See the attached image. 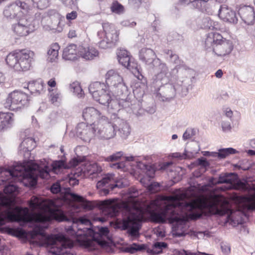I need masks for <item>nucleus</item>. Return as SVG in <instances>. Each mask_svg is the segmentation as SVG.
Segmentation results:
<instances>
[{
    "mask_svg": "<svg viewBox=\"0 0 255 255\" xmlns=\"http://www.w3.org/2000/svg\"><path fill=\"white\" fill-rule=\"evenodd\" d=\"M186 193L180 190L169 196H159L143 207H137L135 203L130 208L126 202H120L117 199L107 200L101 202L104 217H97L96 221L104 222L110 217L117 216L121 209L128 212L126 219L118 221L116 228L128 230V233L133 237L138 235L141 221L147 214L157 222L168 221L173 224V235L176 237L185 236L188 233V220L199 218L203 210L212 214L222 216L227 214L229 218L232 216L228 202L225 198L214 193L209 196H202L192 202L187 201Z\"/></svg>",
    "mask_w": 255,
    "mask_h": 255,
    "instance_id": "f257e3e1",
    "label": "nucleus"
},
{
    "mask_svg": "<svg viewBox=\"0 0 255 255\" xmlns=\"http://www.w3.org/2000/svg\"><path fill=\"white\" fill-rule=\"evenodd\" d=\"M29 206L33 211L37 210L39 213H30L27 208L15 207L13 199L0 194V225L4 224L6 220L42 223L54 219L61 222L66 219L59 210L56 201L33 196Z\"/></svg>",
    "mask_w": 255,
    "mask_h": 255,
    "instance_id": "f03ea898",
    "label": "nucleus"
},
{
    "mask_svg": "<svg viewBox=\"0 0 255 255\" xmlns=\"http://www.w3.org/2000/svg\"><path fill=\"white\" fill-rule=\"evenodd\" d=\"M67 232L71 236V239L62 234L43 237L44 244L48 248L49 255L67 253L66 250L73 247L74 240L87 248L94 247L96 244L103 246L106 242L103 238L108 235L109 230L107 227H100L97 232L94 231L91 228L90 221L85 217H80L74 220L72 229Z\"/></svg>",
    "mask_w": 255,
    "mask_h": 255,
    "instance_id": "7ed1b4c3",
    "label": "nucleus"
},
{
    "mask_svg": "<svg viewBox=\"0 0 255 255\" xmlns=\"http://www.w3.org/2000/svg\"><path fill=\"white\" fill-rule=\"evenodd\" d=\"M64 165L63 161H55L49 163L45 159L39 163L30 160L23 163H17L12 169L0 168V185L4 182H20L25 186H34L37 183L39 176L42 179H48L50 172L57 174Z\"/></svg>",
    "mask_w": 255,
    "mask_h": 255,
    "instance_id": "20e7f679",
    "label": "nucleus"
},
{
    "mask_svg": "<svg viewBox=\"0 0 255 255\" xmlns=\"http://www.w3.org/2000/svg\"><path fill=\"white\" fill-rule=\"evenodd\" d=\"M89 91L96 101L107 107L110 112L114 114L120 110L118 101L112 99L110 92L104 83L99 82L92 83L89 86Z\"/></svg>",
    "mask_w": 255,
    "mask_h": 255,
    "instance_id": "39448f33",
    "label": "nucleus"
},
{
    "mask_svg": "<svg viewBox=\"0 0 255 255\" xmlns=\"http://www.w3.org/2000/svg\"><path fill=\"white\" fill-rule=\"evenodd\" d=\"M205 44L207 49L211 48L216 55L221 57L230 54L233 49V44L230 40L216 32H211L207 35Z\"/></svg>",
    "mask_w": 255,
    "mask_h": 255,
    "instance_id": "423d86ee",
    "label": "nucleus"
},
{
    "mask_svg": "<svg viewBox=\"0 0 255 255\" xmlns=\"http://www.w3.org/2000/svg\"><path fill=\"white\" fill-rule=\"evenodd\" d=\"M33 56L34 53L30 50H15L7 55L6 62L15 71H27L30 67Z\"/></svg>",
    "mask_w": 255,
    "mask_h": 255,
    "instance_id": "0eeeda50",
    "label": "nucleus"
},
{
    "mask_svg": "<svg viewBox=\"0 0 255 255\" xmlns=\"http://www.w3.org/2000/svg\"><path fill=\"white\" fill-rule=\"evenodd\" d=\"M103 31H99L98 36L102 40L99 46L102 49H108L113 47L119 40V31L115 26L109 22L102 24Z\"/></svg>",
    "mask_w": 255,
    "mask_h": 255,
    "instance_id": "6e6552de",
    "label": "nucleus"
},
{
    "mask_svg": "<svg viewBox=\"0 0 255 255\" xmlns=\"http://www.w3.org/2000/svg\"><path fill=\"white\" fill-rule=\"evenodd\" d=\"M31 10V7L25 1L16 0L5 6L3 14L7 19L17 20L29 14Z\"/></svg>",
    "mask_w": 255,
    "mask_h": 255,
    "instance_id": "1a4fd4ad",
    "label": "nucleus"
},
{
    "mask_svg": "<svg viewBox=\"0 0 255 255\" xmlns=\"http://www.w3.org/2000/svg\"><path fill=\"white\" fill-rule=\"evenodd\" d=\"M29 101L27 94L20 90H14L7 95L3 105L8 110L17 111L27 107Z\"/></svg>",
    "mask_w": 255,
    "mask_h": 255,
    "instance_id": "9d476101",
    "label": "nucleus"
},
{
    "mask_svg": "<svg viewBox=\"0 0 255 255\" xmlns=\"http://www.w3.org/2000/svg\"><path fill=\"white\" fill-rule=\"evenodd\" d=\"M106 83L111 91L117 96L127 91L123 77L115 70H109L105 75Z\"/></svg>",
    "mask_w": 255,
    "mask_h": 255,
    "instance_id": "9b49d317",
    "label": "nucleus"
},
{
    "mask_svg": "<svg viewBox=\"0 0 255 255\" xmlns=\"http://www.w3.org/2000/svg\"><path fill=\"white\" fill-rule=\"evenodd\" d=\"M17 21V23L12 26V31L19 37L27 36L33 32L39 25V21L30 17L29 14Z\"/></svg>",
    "mask_w": 255,
    "mask_h": 255,
    "instance_id": "f8f14e48",
    "label": "nucleus"
},
{
    "mask_svg": "<svg viewBox=\"0 0 255 255\" xmlns=\"http://www.w3.org/2000/svg\"><path fill=\"white\" fill-rule=\"evenodd\" d=\"M114 180V174H107L101 180L99 181L97 183V187L101 189V191L104 195H107L109 192V189L113 190L115 187L122 188L128 186L129 184L128 181L125 178H122L116 181L115 184L111 183Z\"/></svg>",
    "mask_w": 255,
    "mask_h": 255,
    "instance_id": "ddd939ff",
    "label": "nucleus"
},
{
    "mask_svg": "<svg viewBox=\"0 0 255 255\" xmlns=\"http://www.w3.org/2000/svg\"><path fill=\"white\" fill-rule=\"evenodd\" d=\"M96 136L105 139L114 137L116 135V127L114 126V117L112 122H109L106 117H102L97 124Z\"/></svg>",
    "mask_w": 255,
    "mask_h": 255,
    "instance_id": "4468645a",
    "label": "nucleus"
},
{
    "mask_svg": "<svg viewBox=\"0 0 255 255\" xmlns=\"http://www.w3.org/2000/svg\"><path fill=\"white\" fill-rule=\"evenodd\" d=\"M97 126L81 123L77 127V134L82 139L89 142L96 136Z\"/></svg>",
    "mask_w": 255,
    "mask_h": 255,
    "instance_id": "2eb2a0df",
    "label": "nucleus"
},
{
    "mask_svg": "<svg viewBox=\"0 0 255 255\" xmlns=\"http://www.w3.org/2000/svg\"><path fill=\"white\" fill-rule=\"evenodd\" d=\"M105 117L96 109L93 107L85 108L83 112L84 119L90 124L97 126V123L101 121L102 117Z\"/></svg>",
    "mask_w": 255,
    "mask_h": 255,
    "instance_id": "dca6fc26",
    "label": "nucleus"
},
{
    "mask_svg": "<svg viewBox=\"0 0 255 255\" xmlns=\"http://www.w3.org/2000/svg\"><path fill=\"white\" fill-rule=\"evenodd\" d=\"M139 56L143 62L148 65L152 64L153 67H156L161 61L159 59L156 58L153 50L150 48H142L139 51Z\"/></svg>",
    "mask_w": 255,
    "mask_h": 255,
    "instance_id": "f3484780",
    "label": "nucleus"
},
{
    "mask_svg": "<svg viewBox=\"0 0 255 255\" xmlns=\"http://www.w3.org/2000/svg\"><path fill=\"white\" fill-rule=\"evenodd\" d=\"M79 58L86 60H92L99 56L98 50L94 47L87 45H79Z\"/></svg>",
    "mask_w": 255,
    "mask_h": 255,
    "instance_id": "a211bd4d",
    "label": "nucleus"
},
{
    "mask_svg": "<svg viewBox=\"0 0 255 255\" xmlns=\"http://www.w3.org/2000/svg\"><path fill=\"white\" fill-rule=\"evenodd\" d=\"M218 15L222 20L226 22L235 23L238 21L236 12L226 5L221 6Z\"/></svg>",
    "mask_w": 255,
    "mask_h": 255,
    "instance_id": "6ab92c4d",
    "label": "nucleus"
},
{
    "mask_svg": "<svg viewBox=\"0 0 255 255\" xmlns=\"http://www.w3.org/2000/svg\"><path fill=\"white\" fill-rule=\"evenodd\" d=\"M35 147L36 142L34 139L31 137H28L25 138L19 145V152L25 158H28L30 154V151Z\"/></svg>",
    "mask_w": 255,
    "mask_h": 255,
    "instance_id": "aec40b11",
    "label": "nucleus"
},
{
    "mask_svg": "<svg viewBox=\"0 0 255 255\" xmlns=\"http://www.w3.org/2000/svg\"><path fill=\"white\" fill-rule=\"evenodd\" d=\"M239 14L243 21L247 24H252L255 20V12L253 7L243 6L239 9Z\"/></svg>",
    "mask_w": 255,
    "mask_h": 255,
    "instance_id": "412c9836",
    "label": "nucleus"
},
{
    "mask_svg": "<svg viewBox=\"0 0 255 255\" xmlns=\"http://www.w3.org/2000/svg\"><path fill=\"white\" fill-rule=\"evenodd\" d=\"M113 117H114V126L116 127V129H118L122 138H126L130 132L129 126L124 120L117 117L115 114H113Z\"/></svg>",
    "mask_w": 255,
    "mask_h": 255,
    "instance_id": "4be33fe9",
    "label": "nucleus"
},
{
    "mask_svg": "<svg viewBox=\"0 0 255 255\" xmlns=\"http://www.w3.org/2000/svg\"><path fill=\"white\" fill-rule=\"evenodd\" d=\"M239 208L243 211L255 210V190L253 194L248 197H240Z\"/></svg>",
    "mask_w": 255,
    "mask_h": 255,
    "instance_id": "5701e85b",
    "label": "nucleus"
},
{
    "mask_svg": "<svg viewBox=\"0 0 255 255\" xmlns=\"http://www.w3.org/2000/svg\"><path fill=\"white\" fill-rule=\"evenodd\" d=\"M62 57L65 60L71 61L79 59V46L73 44L68 45L63 50Z\"/></svg>",
    "mask_w": 255,
    "mask_h": 255,
    "instance_id": "b1692460",
    "label": "nucleus"
},
{
    "mask_svg": "<svg viewBox=\"0 0 255 255\" xmlns=\"http://www.w3.org/2000/svg\"><path fill=\"white\" fill-rule=\"evenodd\" d=\"M117 54L119 63L127 69L131 70V66L134 63L131 61L128 52L125 49H120L118 50Z\"/></svg>",
    "mask_w": 255,
    "mask_h": 255,
    "instance_id": "393cba45",
    "label": "nucleus"
},
{
    "mask_svg": "<svg viewBox=\"0 0 255 255\" xmlns=\"http://www.w3.org/2000/svg\"><path fill=\"white\" fill-rule=\"evenodd\" d=\"M157 69V73L155 76L154 80L160 81L161 84H165L168 82V68L163 63L160 62V64L155 67Z\"/></svg>",
    "mask_w": 255,
    "mask_h": 255,
    "instance_id": "a878e982",
    "label": "nucleus"
},
{
    "mask_svg": "<svg viewBox=\"0 0 255 255\" xmlns=\"http://www.w3.org/2000/svg\"><path fill=\"white\" fill-rule=\"evenodd\" d=\"M236 175L234 173H226L220 175L217 181H215L212 178L210 180V183L215 184L217 183H229L230 185L228 188H231L232 184L235 182Z\"/></svg>",
    "mask_w": 255,
    "mask_h": 255,
    "instance_id": "bb28decb",
    "label": "nucleus"
},
{
    "mask_svg": "<svg viewBox=\"0 0 255 255\" xmlns=\"http://www.w3.org/2000/svg\"><path fill=\"white\" fill-rule=\"evenodd\" d=\"M45 85L42 80L29 82L27 86H24V88L28 89L31 94H40L44 91Z\"/></svg>",
    "mask_w": 255,
    "mask_h": 255,
    "instance_id": "cd10ccee",
    "label": "nucleus"
},
{
    "mask_svg": "<svg viewBox=\"0 0 255 255\" xmlns=\"http://www.w3.org/2000/svg\"><path fill=\"white\" fill-rule=\"evenodd\" d=\"M81 171L84 174L93 175L98 173L101 171V168L94 162H86L82 164Z\"/></svg>",
    "mask_w": 255,
    "mask_h": 255,
    "instance_id": "c85d7f7f",
    "label": "nucleus"
},
{
    "mask_svg": "<svg viewBox=\"0 0 255 255\" xmlns=\"http://www.w3.org/2000/svg\"><path fill=\"white\" fill-rule=\"evenodd\" d=\"M49 101L54 105H59L62 99L61 91L58 88L47 89Z\"/></svg>",
    "mask_w": 255,
    "mask_h": 255,
    "instance_id": "c756f323",
    "label": "nucleus"
},
{
    "mask_svg": "<svg viewBox=\"0 0 255 255\" xmlns=\"http://www.w3.org/2000/svg\"><path fill=\"white\" fill-rule=\"evenodd\" d=\"M147 88L146 80L143 79V81H137L135 83L133 88V93L135 96L140 98L144 94Z\"/></svg>",
    "mask_w": 255,
    "mask_h": 255,
    "instance_id": "7c9ffc66",
    "label": "nucleus"
},
{
    "mask_svg": "<svg viewBox=\"0 0 255 255\" xmlns=\"http://www.w3.org/2000/svg\"><path fill=\"white\" fill-rule=\"evenodd\" d=\"M13 121V115L12 113H0V125L2 129L11 126Z\"/></svg>",
    "mask_w": 255,
    "mask_h": 255,
    "instance_id": "2f4dec72",
    "label": "nucleus"
},
{
    "mask_svg": "<svg viewBox=\"0 0 255 255\" xmlns=\"http://www.w3.org/2000/svg\"><path fill=\"white\" fill-rule=\"evenodd\" d=\"M60 46L57 43L51 44L48 48L47 60L51 62L56 61L58 58Z\"/></svg>",
    "mask_w": 255,
    "mask_h": 255,
    "instance_id": "473e14b6",
    "label": "nucleus"
},
{
    "mask_svg": "<svg viewBox=\"0 0 255 255\" xmlns=\"http://www.w3.org/2000/svg\"><path fill=\"white\" fill-rule=\"evenodd\" d=\"M167 247V244L164 242H156L147 250V252L152 255H157L161 253L163 249Z\"/></svg>",
    "mask_w": 255,
    "mask_h": 255,
    "instance_id": "72a5a7b5",
    "label": "nucleus"
},
{
    "mask_svg": "<svg viewBox=\"0 0 255 255\" xmlns=\"http://www.w3.org/2000/svg\"><path fill=\"white\" fill-rule=\"evenodd\" d=\"M200 150V148L198 149L197 151H195L194 152H189L186 150H185L184 152L183 153H181L179 152H175L171 154V157L173 158H178L179 159H187V158H191L194 157V154L197 153Z\"/></svg>",
    "mask_w": 255,
    "mask_h": 255,
    "instance_id": "f704fd0d",
    "label": "nucleus"
},
{
    "mask_svg": "<svg viewBox=\"0 0 255 255\" xmlns=\"http://www.w3.org/2000/svg\"><path fill=\"white\" fill-rule=\"evenodd\" d=\"M70 89L78 98H81L84 95L83 90L78 82H74L70 85Z\"/></svg>",
    "mask_w": 255,
    "mask_h": 255,
    "instance_id": "c9c22d12",
    "label": "nucleus"
},
{
    "mask_svg": "<svg viewBox=\"0 0 255 255\" xmlns=\"http://www.w3.org/2000/svg\"><path fill=\"white\" fill-rule=\"evenodd\" d=\"M237 152H238V151L235 149L231 147L222 148L219 149L218 152H217V157L220 158H225L227 156L235 154Z\"/></svg>",
    "mask_w": 255,
    "mask_h": 255,
    "instance_id": "e433bc0d",
    "label": "nucleus"
},
{
    "mask_svg": "<svg viewBox=\"0 0 255 255\" xmlns=\"http://www.w3.org/2000/svg\"><path fill=\"white\" fill-rule=\"evenodd\" d=\"M65 194L63 196V199L65 200H72L75 201L82 202L83 200V198L80 196H79L74 193H72L70 192V190L69 188L65 189Z\"/></svg>",
    "mask_w": 255,
    "mask_h": 255,
    "instance_id": "4c0bfd02",
    "label": "nucleus"
},
{
    "mask_svg": "<svg viewBox=\"0 0 255 255\" xmlns=\"http://www.w3.org/2000/svg\"><path fill=\"white\" fill-rule=\"evenodd\" d=\"M123 155L124 153L122 151H118L106 158L105 161L107 162L117 161L123 157Z\"/></svg>",
    "mask_w": 255,
    "mask_h": 255,
    "instance_id": "58836bf2",
    "label": "nucleus"
},
{
    "mask_svg": "<svg viewBox=\"0 0 255 255\" xmlns=\"http://www.w3.org/2000/svg\"><path fill=\"white\" fill-rule=\"evenodd\" d=\"M134 75L137 78L138 81H143V79H145L143 75L141 74L139 69L138 68L136 64H134L131 66V70H130Z\"/></svg>",
    "mask_w": 255,
    "mask_h": 255,
    "instance_id": "ea45409f",
    "label": "nucleus"
},
{
    "mask_svg": "<svg viewBox=\"0 0 255 255\" xmlns=\"http://www.w3.org/2000/svg\"><path fill=\"white\" fill-rule=\"evenodd\" d=\"M111 8L112 12L117 14L123 13L124 10L123 6L118 2H113Z\"/></svg>",
    "mask_w": 255,
    "mask_h": 255,
    "instance_id": "a19ab883",
    "label": "nucleus"
},
{
    "mask_svg": "<svg viewBox=\"0 0 255 255\" xmlns=\"http://www.w3.org/2000/svg\"><path fill=\"white\" fill-rule=\"evenodd\" d=\"M221 127L224 132L230 131L232 129L231 122L222 118L221 121Z\"/></svg>",
    "mask_w": 255,
    "mask_h": 255,
    "instance_id": "79ce46f5",
    "label": "nucleus"
},
{
    "mask_svg": "<svg viewBox=\"0 0 255 255\" xmlns=\"http://www.w3.org/2000/svg\"><path fill=\"white\" fill-rule=\"evenodd\" d=\"M33 3L40 9L47 7L49 5V0H32Z\"/></svg>",
    "mask_w": 255,
    "mask_h": 255,
    "instance_id": "37998d69",
    "label": "nucleus"
},
{
    "mask_svg": "<svg viewBox=\"0 0 255 255\" xmlns=\"http://www.w3.org/2000/svg\"><path fill=\"white\" fill-rule=\"evenodd\" d=\"M17 188L13 184H9L6 186L3 190L4 192L6 195L14 194L17 192Z\"/></svg>",
    "mask_w": 255,
    "mask_h": 255,
    "instance_id": "c03bdc74",
    "label": "nucleus"
},
{
    "mask_svg": "<svg viewBox=\"0 0 255 255\" xmlns=\"http://www.w3.org/2000/svg\"><path fill=\"white\" fill-rule=\"evenodd\" d=\"M204 27L206 28L213 29L216 28L215 22L211 20L210 18H206L204 20Z\"/></svg>",
    "mask_w": 255,
    "mask_h": 255,
    "instance_id": "a18cd8bd",
    "label": "nucleus"
},
{
    "mask_svg": "<svg viewBox=\"0 0 255 255\" xmlns=\"http://www.w3.org/2000/svg\"><path fill=\"white\" fill-rule=\"evenodd\" d=\"M195 134V132L193 129L187 128L183 134V139L184 140H186L190 139Z\"/></svg>",
    "mask_w": 255,
    "mask_h": 255,
    "instance_id": "49530a36",
    "label": "nucleus"
},
{
    "mask_svg": "<svg viewBox=\"0 0 255 255\" xmlns=\"http://www.w3.org/2000/svg\"><path fill=\"white\" fill-rule=\"evenodd\" d=\"M111 167L117 169H120L122 171H126L128 170L127 165L125 162H121L115 164H113L111 165Z\"/></svg>",
    "mask_w": 255,
    "mask_h": 255,
    "instance_id": "de8ad7c7",
    "label": "nucleus"
},
{
    "mask_svg": "<svg viewBox=\"0 0 255 255\" xmlns=\"http://www.w3.org/2000/svg\"><path fill=\"white\" fill-rule=\"evenodd\" d=\"M123 157L126 159V161H135L137 163V166L140 169H146L147 166L144 164H143L141 162H137L136 159L135 157L132 156H127V157Z\"/></svg>",
    "mask_w": 255,
    "mask_h": 255,
    "instance_id": "09e8293b",
    "label": "nucleus"
},
{
    "mask_svg": "<svg viewBox=\"0 0 255 255\" xmlns=\"http://www.w3.org/2000/svg\"><path fill=\"white\" fill-rule=\"evenodd\" d=\"M182 3L184 4H189L191 2H195L196 3V6L197 7H199L200 6H201L202 3L206 2L208 1L209 0H179Z\"/></svg>",
    "mask_w": 255,
    "mask_h": 255,
    "instance_id": "8fccbe9b",
    "label": "nucleus"
},
{
    "mask_svg": "<svg viewBox=\"0 0 255 255\" xmlns=\"http://www.w3.org/2000/svg\"><path fill=\"white\" fill-rule=\"evenodd\" d=\"M221 248L223 253L225 255H228L230 253L231 247L227 243L222 242L221 244Z\"/></svg>",
    "mask_w": 255,
    "mask_h": 255,
    "instance_id": "3c124183",
    "label": "nucleus"
},
{
    "mask_svg": "<svg viewBox=\"0 0 255 255\" xmlns=\"http://www.w3.org/2000/svg\"><path fill=\"white\" fill-rule=\"evenodd\" d=\"M63 3L67 7L74 8L77 6V0H62Z\"/></svg>",
    "mask_w": 255,
    "mask_h": 255,
    "instance_id": "603ef678",
    "label": "nucleus"
},
{
    "mask_svg": "<svg viewBox=\"0 0 255 255\" xmlns=\"http://www.w3.org/2000/svg\"><path fill=\"white\" fill-rule=\"evenodd\" d=\"M223 115L232 121L233 117V112L230 108H226L223 110Z\"/></svg>",
    "mask_w": 255,
    "mask_h": 255,
    "instance_id": "864d4df0",
    "label": "nucleus"
},
{
    "mask_svg": "<svg viewBox=\"0 0 255 255\" xmlns=\"http://www.w3.org/2000/svg\"><path fill=\"white\" fill-rule=\"evenodd\" d=\"M159 184L157 182H151L148 186V189L152 192H157L159 190Z\"/></svg>",
    "mask_w": 255,
    "mask_h": 255,
    "instance_id": "5fc2aeb1",
    "label": "nucleus"
},
{
    "mask_svg": "<svg viewBox=\"0 0 255 255\" xmlns=\"http://www.w3.org/2000/svg\"><path fill=\"white\" fill-rule=\"evenodd\" d=\"M196 164L203 167H206L209 165V162L204 158H198L196 161Z\"/></svg>",
    "mask_w": 255,
    "mask_h": 255,
    "instance_id": "6e6d98bb",
    "label": "nucleus"
},
{
    "mask_svg": "<svg viewBox=\"0 0 255 255\" xmlns=\"http://www.w3.org/2000/svg\"><path fill=\"white\" fill-rule=\"evenodd\" d=\"M51 191L54 194L58 193L61 191V188L59 183L53 184L51 187Z\"/></svg>",
    "mask_w": 255,
    "mask_h": 255,
    "instance_id": "4d7b16f0",
    "label": "nucleus"
},
{
    "mask_svg": "<svg viewBox=\"0 0 255 255\" xmlns=\"http://www.w3.org/2000/svg\"><path fill=\"white\" fill-rule=\"evenodd\" d=\"M60 24V21H59L57 27H56L55 26H53V25L49 26V27L48 26H45L44 28L47 30H53L54 31L61 32L62 30V27L59 26Z\"/></svg>",
    "mask_w": 255,
    "mask_h": 255,
    "instance_id": "13d9d810",
    "label": "nucleus"
},
{
    "mask_svg": "<svg viewBox=\"0 0 255 255\" xmlns=\"http://www.w3.org/2000/svg\"><path fill=\"white\" fill-rule=\"evenodd\" d=\"M152 177H153L152 176H150L149 177H144L143 178H142L140 179V182L143 186H144L145 187H146L148 188V186L150 184V183H151L150 181L149 178H152Z\"/></svg>",
    "mask_w": 255,
    "mask_h": 255,
    "instance_id": "bf43d9fd",
    "label": "nucleus"
},
{
    "mask_svg": "<svg viewBox=\"0 0 255 255\" xmlns=\"http://www.w3.org/2000/svg\"><path fill=\"white\" fill-rule=\"evenodd\" d=\"M77 16V13L76 11H72L70 13H68L66 14V19L69 20H72L75 19Z\"/></svg>",
    "mask_w": 255,
    "mask_h": 255,
    "instance_id": "052dcab7",
    "label": "nucleus"
},
{
    "mask_svg": "<svg viewBox=\"0 0 255 255\" xmlns=\"http://www.w3.org/2000/svg\"><path fill=\"white\" fill-rule=\"evenodd\" d=\"M56 82L55 78H51L47 82L48 89H55L56 86Z\"/></svg>",
    "mask_w": 255,
    "mask_h": 255,
    "instance_id": "680f3d73",
    "label": "nucleus"
},
{
    "mask_svg": "<svg viewBox=\"0 0 255 255\" xmlns=\"http://www.w3.org/2000/svg\"><path fill=\"white\" fill-rule=\"evenodd\" d=\"M154 233L157 237H163L165 236V232L163 229L158 228L154 230Z\"/></svg>",
    "mask_w": 255,
    "mask_h": 255,
    "instance_id": "e2e57ef3",
    "label": "nucleus"
},
{
    "mask_svg": "<svg viewBox=\"0 0 255 255\" xmlns=\"http://www.w3.org/2000/svg\"><path fill=\"white\" fill-rule=\"evenodd\" d=\"M121 24L124 26L133 27L136 25L134 21L130 22L129 20H124L121 22Z\"/></svg>",
    "mask_w": 255,
    "mask_h": 255,
    "instance_id": "0e129e2a",
    "label": "nucleus"
},
{
    "mask_svg": "<svg viewBox=\"0 0 255 255\" xmlns=\"http://www.w3.org/2000/svg\"><path fill=\"white\" fill-rule=\"evenodd\" d=\"M73 175L70 176L69 177V183L70 185L75 186L78 184V180L73 177Z\"/></svg>",
    "mask_w": 255,
    "mask_h": 255,
    "instance_id": "69168bd1",
    "label": "nucleus"
},
{
    "mask_svg": "<svg viewBox=\"0 0 255 255\" xmlns=\"http://www.w3.org/2000/svg\"><path fill=\"white\" fill-rule=\"evenodd\" d=\"M202 154L204 156L217 157V152H210L208 151H202Z\"/></svg>",
    "mask_w": 255,
    "mask_h": 255,
    "instance_id": "338daca9",
    "label": "nucleus"
},
{
    "mask_svg": "<svg viewBox=\"0 0 255 255\" xmlns=\"http://www.w3.org/2000/svg\"><path fill=\"white\" fill-rule=\"evenodd\" d=\"M79 161L77 159L74 158L71 160L69 162V167H74L78 165Z\"/></svg>",
    "mask_w": 255,
    "mask_h": 255,
    "instance_id": "774afa93",
    "label": "nucleus"
}]
</instances>
